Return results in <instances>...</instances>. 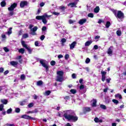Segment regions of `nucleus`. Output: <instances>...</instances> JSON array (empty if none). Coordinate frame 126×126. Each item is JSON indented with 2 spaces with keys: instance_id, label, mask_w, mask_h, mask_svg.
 I'll return each mask as SVG.
<instances>
[{
  "instance_id": "nucleus-22",
  "label": "nucleus",
  "mask_w": 126,
  "mask_h": 126,
  "mask_svg": "<svg viewBox=\"0 0 126 126\" xmlns=\"http://www.w3.org/2000/svg\"><path fill=\"white\" fill-rule=\"evenodd\" d=\"M115 98H119V99H123V96L120 94H117L115 95Z\"/></svg>"
},
{
  "instance_id": "nucleus-25",
  "label": "nucleus",
  "mask_w": 126,
  "mask_h": 126,
  "mask_svg": "<svg viewBox=\"0 0 126 126\" xmlns=\"http://www.w3.org/2000/svg\"><path fill=\"white\" fill-rule=\"evenodd\" d=\"M36 84L37 86H41L43 85V81H42V80L38 81L37 82Z\"/></svg>"
},
{
  "instance_id": "nucleus-45",
  "label": "nucleus",
  "mask_w": 126,
  "mask_h": 126,
  "mask_svg": "<svg viewBox=\"0 0 126 126\" xmlns=\"http://www.w3.org/2000/svg\"><path fill=\"white\" fill-rule=\"evenodd\" d=\"M3 107H4V106L3 105V104H0V111H2V110H3Z\"/></svg>"
},
{
  "instance_id": "nucleus-29",
  "label": "nucleus",
  "mask_w": 126,
  "mask_h": 126,
  "mask_svg": "<svg viewBox=\"0 0 126 126\" xmlns=\"http://www.w3.org/2000/svg\"><path fill=\"white\" fill-rule=\"evenodd\" d=\"M116 33L117 36H121L122 35V31L118 30L116 32Z\"/></svg>"
},
{
  "instance_id": "nucleus-9",
  "label": "nucleus",
  "mask_w": 126,
  "mask_h": 126,
  "mask_svg": "<svg viewBox=\"0 0 126 126\" xmlns=\"http://www.w3.org/2000/svg\"><path fill=\"white\" fill-rule=\"evenodd\" d=\"M76 45V41H74L71 44H69L70 50H73V49L75 48Z\"/></svg>"
},
{
  "instance_id": "nucleus-21",
  "label": "nucleus",
  "mask_w": 126,
  "mask_h": 126,
  "mask_svg": "<svg viewBox=\"0 0 126 126\" xmlns=\"http://www.w3.org/2000/svg\"><path fill=\"white\" fill-rule=\"evenodd\" d=\"M99 10H100V8L99 7V6H96L94 9V12H95V13H98V12H99Z\"/></svg>"
},
{
  "instance_id": "nucleus-40",
  "label": "nucleus",
  "mask_w": 126,
  "mask_h": 126,
  "mask_svg": "<svg viewBox=\"0 0 126 126\" xmlns=\"http://www.w3.org/2000/svg\"><path fill=\"white\" fill-rule=\"evenodd\" d=\"M15 113H20V108H19L18 107L16 108L15 110Z\"/></svg>"
},
{
  "instance_id": "nucleus-12",
  "label": "nucleus",
  "mask_w": 126,
  "mask_h": 126,
  "mask_svg": "<svg viewBox=\"0 0 126 126\" xmlns=\"http://www.w3.org/2000/svg\"><path fill=\"white\" fill-rule=\"evenodd\" d=\"M77 4V2H70L67 5L69 6L70 5V7H76V5Z\"/></svg>"
},
{
  "instance_id": "nucleus-13",
  "label": "nucleus",
  "mask_w": 126,
  "mask_h": 126,
  "mask_svg": "<svg viewBox=\"0 0 126 126\" xmlns=\"http://www.w3.org/2000/svg\"><path fill=\"white\" fill-rule=\"evenodd\" d=\"M46 31H47V27L46 26L42 27L41 29L42 34H44V35H46Z\"/></svg>"
},
{
  "instance_id": "nucleus-38",
  "label": "nucleus",
  "mask_w": 126,
  "mask_h": 126,
  "mask_svg": "<svg viewBox=\"0 0 126 126\" xmlns=\"http://www.w3.org/2000/svg\"><path fill=\"white\" fill-rule=\"evenodd\" d=\"M3 50L4 51V52H5V53H7V52H9V49H8L6 47H4Z\"/></svg>"
},
{
  "instance_id": "nucleus-31",
  "label": "nucleus",
  "mask_w": 126,
  "mask_h": 126,
  "mask_svg": "<svg viewBox=\"0 0 126 126\" xmlns=\"http://www.w3.org/2000/svg\"><path fill=\"white\" fill-rule=\"evenodd\" d=\"M42 21L44 24H47V22H48V21H47V19L45 17L43 18Z\"/></svg>"
},
{
  "instance_id": "nucleus-41",
  "label": "nucleus",
  "mask_w": 126,
  "mask_h": 126,
  "mask_svg": "<svg viewBox=\"0 0 126 126\" xmlns=\"http://www.w3.org/2000/svg\"><path fill=\"white\" fill-rule=\"evenodd\" d=\"M112 102L114 103V104H119V100L117 99H113Z\"/></svg>"
},
{
  "instance_id": "nucleus-16",
  "label": "nucleus",
  "mask_w": 126,
  "mask_h": 126,
  "mask_svg": "<svg viewBox=\"0 0 126 126\" xmlns=\"http://www.w3.org/2000/svg\"><path fill=\"white\" fill-rule=\"evenodd\" d=\"M94 121L95 122V123H103V120H102V119L99 120V118H98V117H95L94 119Z\"/></svg>"
},
{
  "instance_id": "nucleus-36",
  "label": "nucleus",
  "mask_w": 126,
  "mask_h": 126,
  "mask_svg": "<svg viewBox=\"0 0 126 126\" xmlns=\"http://www.w3.org/2000/svg\"><path fill=\"white\" fill-rule=\"evenodd\" d=\"M37 30H38V27L37 26H35L33 27V28L32 30V31L33 32H36V31H37Z\"/></svg>"
},
{
  "instance_id": "nucleus-39",
  "label": "nucleus",
  "mask_w": 126,
  "mask_h": 126,
  "mask_svg": "<svg viewBox=\"0 0 126 126\" xmlns=\"http://www.w3.org/2000/svg\"><path fill=\"white\" fill-rule=\"evenodd\" d=\"M50 64H51V65H52V66H54V65H56V61H52L50 62Z\"/></svg>"
},
{
  "instance_id": "nucleus-30",
  "label": "nucleus",
  "mask_w": 126,
  "mask_h": 126,
  "mask_svg": "<svg viewBox=\"0 0 126 126\" xmlns=\"http://www.w3.org/2000/svg\"><path fill=\"white\" fill-rule=\"evenodd\" d=\"M21 44L23 47H24V48H26L27 46V44H25V41H21Z\"/></svg>"
},
{
  "instance_id": "nucleus-6",
  "label": "nucleus",
  "mask_w": 126,
  "mask_h": 126,
  "mask_svg": "<svg viewBox=\"0 0 126 126\" xmlns=\"http://www.w3.org/2000/svg\"><path fill=\"white\" fill-rule=\"evenodd\" d=\"M28 5V2L27 1H21L20 3V6L22 8H23L24 6Z\"/></svg>"
},
{
  "instance_id": "nucleus-62",
  "label": "nucleus",
  "mask_w": 126,
  "mask_h": 126,
  "mask_svg": "<svg viewBox=\"0 0 126 126\" xmlns=\"http://www.w3.org/2000/svg\"><path fill=\"white\" fill-rule=\"evenodd\" d=\"M9 72V71H8V70L5 71L4 72V75H6V74H8Z\"/></svg>"
},
{
  "instance_id": "nucleus-10",
  "label": "nucleus",
  "mask_w": 126,
  "mask_h": 126,
  "mask_svg": "<svg viewBox=\"0 0 126 126\" xmlns=\"http://www.w3.org/2000/svg\"><path fill=\"white\" fill-rule=\"evenodd\" d=\"M91 101H93L92 107H97V99L93 98Z\"/></svg>"
},
{
  "instance_id": "nucleus-1",
  "label": "nucleus",
  "mask_w": 126,
  "mask_h": 126,
  "mask_svg": "<svg viewBox=\"0 0 126 126\" xmlns=\"http://www.w3.org/2000/svg\"><path fill=\"white\" fill-rule=\"evenodd\" d=\"M63 115L65 120H67L68 122H72L75 123L78 121V117L76 116L75 113L72 110H66L64 111Z\"/></svg>"
},
{
  "instance_id": "nucleus-27",
  "label": "nucleus",
  "mask_w": 126,
  "mask_h": 126,
  "mask_svg": "<svg viewBox=\"0 0 126 126\" xmlns=\"http://www.w3.org/2000/svg\"><path fill=\"white\" fill-rule=\"evenodd\" d=\"M59 8L61 10H62V11H64V10L66 9V7L64 6H61Z\"/></svg>"
},
{
  "instance_id": "nucleus-52",
  "label": "nucleus",
  "mask_w": 126,
  "mask_h": 126,
  "mask_svg": "<svg viewBox=\"0 0 126 126\" xmlns=\"http://www.w3.org/2000/svg\"><path fill=\"white\" fill-rule=\"evenodd\" d=\"M40 39L41 41L44 40V39H45V35H42L40 37Z\"/></svg>"
},
{
  "instance_id": "nucleus-2",
  "label": "nucleus",
  "mask_w": 126,
  "mask_h": 126,
  "mask_svg": "<svg viewBox=\"0 0 126 126\" xmlns=\"http://www.w3.org/2000/svg\"><path fill=\"white\" fill-rule=\"evenodd\" d=\"M116 17V18H119V19H124L125 18V14L122 11L119 10L117 12V15Z\"/></svg>"
},
{
  "instance_id": "nucleus-63",
  "label": "nucleus",
  "mask_w": 126,
  "mask_h": 126,
  "mask_svg": "<svg viewBox=\"0 0 126 126\" xmlns=\"http://www.w3.org/2000/svg\"><path fill=\"white\" fill-rule=\"evenodd\" d=\"M58 59H62V58H63V56L62 54H60L58 55Z\"/></svg>"
},
{
  "instance_id": "nucleus-37",
  "label": "nucleus",
  "mask_w": 126,
  "mask_h": 126,
  "mask_svg": "<svg viewBox=\"0 0 126 126\" xmlns=\"http://www.w3.org/2000/svg\"><path fill=\"white\" fill-rule=\"evenodd\" d=\"M70 92H71L72 94H75V93H76V90L71 89L70 90Z\"/></svg>"
},
{
  "instance_id": "nucleus-34",
  "label": "nucleus",
  "mask_w": 126,
  "mask_h": 126,
  "mask_svg": "<svg viewBox=\"0 0 126 126\" xmlns=\"http://www.w3.org/2000/svg\"><path fill=\"white\" fill-rule=\"evenodd\" d=\"M88 17H91V18H93L94 17V14L93 13H90L88 15Z\"/></svg>"
},
{
  "instance_id": "nucleus-57",
  "label": "nucleus",
  "mask_w": 126,
  "mask_h": 126,
  "mask_svg": "<svg viewBox=\"0 0 126 126\" xmlns=\"http://www.w3.org/2000/svg\"><path fill=\"white\" fill-rule=\"evenodd\" d=\"M79 88H80V90H83V89L84 88V85H81L80 86Z\"/></svg>"
},
{
  "instance_id": "nucleus-44",
  "label": "nucleus",
  "mask_w": 126,
  "mask_h": 126,
  "mask_svg": "<svg viewBox=\"0 0 126 126\" xmlns=\"http://www.w3.org/2000/svg\"><path fill=\"white\" fill-rule=\"evenodd\" d=\"M25 78H26L25 74H23L21 75V79H25Z\"/></svg>"
},
{
  "instance_id": "nucleus-7",
  "label": "nucleus",
  "mask_w": 126,
  "mask_h": 126,
  "mask_svg": "<svg viewBox=\"0 0 126 126\" xmlns=\"http://www.w3.org/2000/svg\"><path fill=\"white\" fill-rule=\"evenodd\" d=\"M91 111V108L90 107H84L83 109V114H87V113H89Z\"/></svg>"
},
{
  "instance_id": "nucleus-17",
  "label": "nucleus",
  "mask_w": 126,
  "mask_h": 126,
  "mask_svg": "<svg viewBox=\"0 0 126 126\" xmlns=\"http://www.w3.org/2000/svg\"><path fill=\"white\" fill-rule=\"evenodd\" d=\"M25 49H26V50H27L29 54H32V50L31 49V48L30 47H28V46H27Z\"/></svg>"
},
{
  "instance_id": "nucleus-4",
  "label": "nucleus",
  "mask_w": 126,
  "mask_h": 126,
  "mask_svg": "<svg viewBox=\"0 0 126 126\" xmlns=\"http://www.w3.org/2000/svg\"><path fill=\"white\" fill-rule=\"evenodd\" d=\"M57 75H58V79H63V74L64 73L63 71H58L57 72Z\"/></svg>"
},
{
  "instance_id": "nucleus-18",
  "label": "nucleus",
  "mask_w": 126,
  "mask_h": 126,
  "mask_svg": "<svg viewBox=\"0 0 126 126\" xmlns=\"http://www.w3.org/2000/svg\"><path fill=\"white\" fill-rule=\"evenodd\" d=\"M113 48V46H110L107 51V53L108 54V55H111L112 54H113V50H112V48Z\"/></svg>"
},
{
  "instance_id": "nucleus-47",
  "label": "nucleus",
  "mask_w": 126,
  "mask_h": 126,
  "mask_svg": "<svg viewBox=\"0 0 126 126\" xmlns=\"http://www.w3.org/2000/svg\"><path fill=\"white\" fill-rule=\"evenodd\" d=\"M8 10H9V11H13V10H14V9L11 6H10L8 8Z\"/></svg>"
},
{
  "instance_id": "nucleus-56",
  "label": "nucleus",
  "mask_w": 126,
  "mask_h": 126,
  "mask_svg": "<svg viewBox=\"0 0 126 126\" xmlns=\"http://www.w3.org/2000/svg\"><path fill=\"white\" fill-rule=\"evenodd\" d=\"M72 78H73V79H75V78H76V75L75 74V73H73L72 74Z\"/></svg>"
},
{
  "instance_id": "nucleus-60",
  "label": "nucleus",
  "mask_w": 126,
  "mask_h": 126,
  "mask_svg": "<svg viewBox=\"0 0 126 126\" xmlns=\"http://www.w3.org/2000/svg\"><path fill=\"white\" fill-rule=\"evenodd\" d=\"M52 14L54 15H60V13L57 12H52Z\"/></svg>"
},
{
  "instance_id": "nucleus-54",
  "label": "nucleus",
  "mask_w": 126,
  "mask_h": 126,
  "mask_svg": "<svg viewBox=\"0 0 126 126\" xmlns=\"http://www.w3.org/2000/svg\"><path fill=\"white\" fill-rule=\"evenodd\" d=\"M4 71V68L3 67H0V73H2Z\"/></svg>"
},
{
  "instance_id": "nucleus-50",
  "label": "nucleus",
  "mask_w": 126,
  "mask_h": 126,
  "mask_svg": "<svg viewBox=\"0 0 126 126\" xmlns=\"http://www.w3.org/2000/svg\"><path fill=\"white\" fill-rule=\"evenodd\" d=\"M86 63H90V59L89 58H87L85 61Z\"/></svg>"
},
{
  "instance_id": "nucleus-33",
  "label": "nucleus",
  "mask_w": 126,
  "mask_h": 126,
  "mask_svg": "<svg viewBox=\"0 0 126 126\" xmlns=\"http://www.w3.org/2000/svg\"><path fill=\"white\" fill-rule=\"evenodd\" d=\"M11 6L14 9L16 7H17V3H14L12 4Z\"/></svg>"
},
{
  "instance_id": "nucleus-26",
  "label": "nucleus",
  "mask_w": 126,
  "mask_h": 126,
  "mask_svg": "<svg viewBox=\"0 0 126 126\" xmlns=\"http://www.w3.org/2000/svg\"><path fill=\"white\" fill-rule=\"evenodd\" d=\"M25 52V49H24V48H21L19 50V53H20L23 55V54H24Z\"/></svg>"
},
{
  "instance_id": "nucleus-58",
  "label": "nucleus",
  "mask_w": 126,
  "mask_h": 126,
  "mask_svg": "<svg viewBox=\"0 0 126 126\" xmlns=\"http://www.w3.org/2000/svg\"><path fill=\"white\" fill-rule=\"evenodd\" d=\"M65 60H68V58H69V55L68 54H66L64 56Z\"/></svg>"
},
{
  "instance_id": "nucleus-20",
  "label": "nucleus",
  "mask_w": 126,
  "mask_h": 126,
  "mask_svg": "<svg viewBox=\"0 0 126 126\" xmlns=\"http://www.w3.org/2000/svg\"><path fill=\"white\" fill-rule=\"evenodd\" d=\"M91 44H92V41H88L86 42V43H85V46L86 47H88V46H90V45H91Z\"/></svg>"
},
{
  "instance_id": "nucleus-23",
  "label": "nucleus",
  "mask_w": 126,
  "mask_h": 126,
  "mask_svg": "<svg viewBox=\"0 0 126 126\" xmlns=\"http://www.w3.org/2000/svg\"><path fill=\"white\" fill-rule=\"evenodd\" d=\"M0 5L1 7H4L5 5H6V2H5V1L3 0L0 2Z\"/></svg>"
},
{
  "instance_id": "nucleus-43",
  "label": "nucleus",
  "mask_w": 126,
  "mask_h": 126,
  "mask_svg": "<svg viewBox=\"0 0 126 126\" xmlns=\"http://www.w3.org/2000/svg\"><path fill=\"white\" fill-rule=\"evenodd\" d=\"M45 94L47 96H49L51 94V91H46L45 92Z\"/></svg>"
},
{
  "instance_id": "nucleus-15",
  "label": "nucleus",
  "mask_w": 126,
  "mask_h": 126,
  "mask_svg": "<svg viewBox=\"0 0 126 126\" xmlns=\"http://www.w3.org/2000/svg\"><path fill=\"white\" fill-rule=\"evenodd\" d=\"M1 103L3 104V105H6L7 103H8V100L6 99H2L0 100Z\"/></svg>"
},
{
  "instance_id": "nucleus-49",
  "label": "nucleus",
  "mask_w": 126,
  "mask_h": 126,
  "mask_svg": "<svg viewBox=\"0 0 126 126\" xmlns=\"http://www.w3.org/2000/svg\"><path fill=\"white\" fill-rule=\"evenodd\" d=\"M61 42L62 44H64V43H65L66 42V39L65 38H62L61 39Z\"/></svg>"
},
{
  "instance_id": "nucleus-42",
  "label": "nucleus",
  "mask_w": 126,
  "mask_h": 126,
  "mask_svg": "<svg viewBox=\"0 0 126 126\" xmlns=\"http://www.w3.org/2000/svg\"><path fill=\"white\" fill-rule=\"evenodd\" d=\"M112 12L114 14V15L116 17L118 14V13H117V10L114 9L113 10H112Z\"/></svg>"
},
{
  "instance_id": "nucleus-48",
  "label": "nucleus",
  "mask_w": 126,
  "mask_h": 126,
  "mask_svg": "<svg viewBox=\"0 0 126 126\" xmlns=\"http://www.w3.org/2000/svg\"><path fill=\"white\" fill-rule=\"evenodd\" d=\"M14 15V12L13 11H10V12L9 13V16H12Z\"/></svg>"
},
{
  "instance_id": "nucleus-28",
  "label": "nucleus",
  "mask_w": 126,
  "mask_h": 126,
  "mask_svg": "<svg viewBox=\"0 0 126 126\" xmlns=\"http://www.w3.org/2000/svg\"><path fill=\"white\" fill-rule=\"evenodd\" d=\"M110 26H111V22H110L109 21L106 22V24L105 25V27L106 28H109V27H110Z\"/></svg>"
},
{
  "instance_id": "nucleus-11",
  "label": "nucleus",
  "mask_w": 126,
  "mask_h": 126,
  "mask_svg": "<svg viewBox=\"0 0 126 126\" xmlns=\"http://www.w3.org/2000/svg\"><path fill=\"white\" fill-rule=\"evenodd\" d=\"M101 73L102 75L101 79H106V74H107V72L102 70Z\"/></svg>"
},
{
  "instance_id": "nucleus-59",
  "label": "nucleus",
  "mask_w": 126,
  "mask_h": 126,
  "mask_svg": "<svg viewBox=\"0 0 126 126\" xmlns=\"http://www.w3.org/2000/svg\"><path fill=\"white\" fill-rule=\"evenodd\" d=\"M34 45L35 47H39V42L38 41H35Z\"/></svg>"
},
{
  "instance_id": "nucleus-55",
  "label": "nucleus",
  "mask_w": 126,
  "mask_h": 126,
  "mask_svg": "<svg viewBox=\"0 0 126 126\" xmlns=\"http://www.w3.org/2000/svg\"><path fill=\"white\" fill-rule=\"evenodd\" d=\"M43 16L45 18H49V17H51L52 16V15H48L46 14L43 15Z\"/></svg>"
},
{
  "instance_id": "nucleus-24",
  "label": "nucleus",
  "mask_w": 126,
  "mask_h": 126,
  "mask_svg": "<svg viewBox=\"0 0 126 126\" xmlns=\"http://www.w3.org/2000/svg\"><path fill=\"white\" fill-rule=\"evenodd\" d=\"M100 108L102 110H107V106L104 104H100Z\"/></svg>"
},
{
  "instance_id": "nucleus-5",
  "label": "nucleus",
  "mask_w": 126,
  "mask_h": 126,
  "mask_svg": "<svg viewBox=\"0 0 126 126\" xmlns=\"http://www.w3.org/2000/svg\"><path fill=\"white\" fill-rule=\"evenodd\" d=\"M39 63H40V64H42V66H43V67L45 68L46 72L47 71H49V66H48V65H47L46 64V63H44V61L43 60H40L39 61Z\"/></svg>"
},
{
  "instance_id": "nucleus-46",
  "label": "nucleus",
  "mask_w": 126,
  "mask_h": 126,
  "mask_svg": "<svg viewBox=\"0 0 126 126\" xmlns=\"http://www.w3.org/2000/svg\"><path fill=\"white\" fill-rule=\"evenodd\" d=\"M33 106H34V103H33V102L30 103L28 105L29 108H32V107H33Z\"/></svg>"
},
{
  "instance_id": "nucleus-61",
  "label": "nucleus",
  "mask_w": 126,
  "mask_h": 126,
  "mask_svg": "<svg viewBox=\"0 0 126 126\" xmlns=\"http://www.w3.org/2000/svg\"><path fill=\"white\" fill-rule=\"evenodd\" d=\"M69 96L66 95L64 97V100H69Z\"/></svg>"
},
{
  "instance_id": "nucleus-51",
  "label": "nucleus",
  "mask_w": 126,
  "mask_h": 126,
  "mask_svg": "<svg viewBox=\"0 0 126 126\" xmlns=\"http://www.w3.org/2000/svg\"><path fill=\"white\" fill-rule=\"evenodd\" d=\"M12 112V109L11 108H10L7 110V114H10Z\"/></svg>"
},
{
  "instance_id": "nucleus-8",
  "label": "nucleus",
  "mask_w": 126,
  "mask_h": 126,
  "mask_svg": "<svg viewBox=\"0 0 126 126\" xmlns=\"http://www.w3.org/2000/svg\"><path fill=\"white\" fill-rule=\"evenodd\" d=\"M86 21H87V19L84 18V19H82L80 20L78 23L80 25H83V24H84V23H86Z\"/></svg>"
},
{
  "instance_id": "nucleus-32",
  "label": "nucleus",
  "mask_w": 126,
  "mask_h": 126,
  "mask_svg": "<svg viewBox=\"0 0 126 126\" xmlns=\"http://www.w3.org/2000/svg\"><path fill=\"white\" fill-rule=\"evenodd\" d=\"M22 37L24 38V39H26V38H28V37H29V35H28V33H25L23 34Z\"/></svg>"
},
{
  "instance_id": "nucleus-53",
  "label": "nucleus",
  "mask_w": 126,
  "mask_h": 126,
  "mask_svg": "<svg viewBox=\"0 0 126 126\" xmlns=\"http://www.w3.org/2000/svg\"><path fill=\"white\" fill-rule=\"evenodd\" d=\"M20 104L21 106H24V105H25V101L20 102Z\"/></svg>"
},
{
  "instance_id": "nucleus-19",
  "label": "nucleus",
  "mask_w": 126,
  "mask_h": 126,
  "mask_svg": "<svg viewBox=\"0 0 126 126\" xmlns=\"http://www.w3.org/2000/svg\"><path fill=\"white\" fill-rule=\"evenodd\" d=\"M44 17V15L42 16H37L35 17V19H37V20H42Z\"/></svg>"
},
{
  "instance_id": "nucleus-64",
  "label": "nucleus",
  "mask_w": 126,
  "mask_h": 126,
  "mask_svg": "<svg viewBox=\"0 0 126 126\" xmlns=\"http://www.w3.org/2000/svg\"><path fill=\"white\" fill-rule=\"evenodd\" d=\"M18 35H19V36H21V35H22V30H20L19 32Z\"/></svg>"
},
{
  "instance_id": "nucleus-35",
  "label": "nucleus",
  "mask_w": 126,
  "mask_h": 126,
  "mask_svg": "<svg viewBox=\"0 0 126 126\" xmlns=\"http://www.w3.org/2000/svg\"><path fill=\"white\" fill-rule=\"evenodd\" d=\"M11 30H12V28H10L9 29V31L7 32L8 35H10V34H11V33H12V31H11Z\"/></svg>"
},
{
  "instance_id": "nucleus-14",
  "label": "nucleus",
  "mask_w": 126,
  "mask_h": 126,
  "mask_svg": "<svg viewBox=\"0 0 126 126\" xmlns=\"http://www.w3.org/2000/svg\"><path fill=\"white\" fill-rule=\"evenodd\" d=\"M11 65H12L13 66H17V65L18 64V62L16 61H12L10 63Z\"/></svg>"
},
{
  "instance_id": "nucleus-3",
  "label": "nucleus",
  "mask_w": 126,
  "mask_h": 126,
  "mask_svg": "<svg viewBox=\"0 0 126 126\" xmlns=\"http://www.w3.org/2000/svg\"><path fill=\"white\" fill-rule=\"evenodd\" d=\"M21 118L25 119V120H32V121H36V119L35 118L32 117L27 115H22Z\"/></svg>"
}]
</instances>
